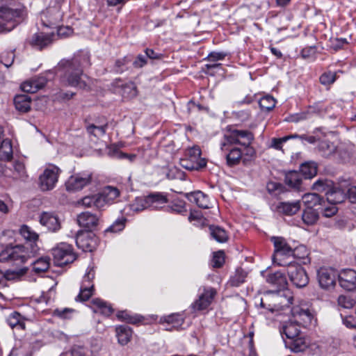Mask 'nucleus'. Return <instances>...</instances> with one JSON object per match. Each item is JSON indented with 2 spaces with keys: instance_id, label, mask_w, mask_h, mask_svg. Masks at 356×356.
I'll use <instances>...</instances> for the list:
<instances>
[{
  "instance_id": "1",
  "label": "nucleus",
  "mask_w": 356,
  "mask_h": 356,
  "mask_svg": "<svg viewBox=\"0 0 356 356\" xmlns=\"http://www.w3.org/2000/svg\"><path fill=\"white\" fill-rule=\"evenodd\" d=\"M254 140V135L248 130L231 129L224 135L220 149L226 153L227 163L229 165H234L239 163L242 152L238 147H231L232 145H241L248 147Z\"/></svg>"
},
{
  "instance_id": "2",
  "label": "nucleus",
  "mask_w": 356,
  "mask_h": 356,
  "mask_svg": "<svg viewBox=\"0 0 356 356\" xmlns=\"http://www.w3.org/2000/svg\"><path fill=\"white\" fill-rule=\"evenodd\" d=\"M88 56H76L70 60H62L60 65L64 68L63 81L68 86L76 87L80 89L86 88L88 84L86 79L88 76L83 73L81 65L84 62H88Z\"/></svg>"
},
{
  "instance_id": "3",
  "label": "nucleus",
  "mask_w": 356,
  "mask_h": 356,
  "mask_svg": "<svg viewBox=\"0 0 356 356\" xmlns=\"http://www.w3.org/2000/svg\"><path fill=\"white\" fill-rule=\"evenodd\" d=\"M293 297L291 293L289 291L278 292V293H270V295L266 296L265 302L264 299L261 300V306L264 308H266L272 313L284 311L288 309L290 305L293 303Z\"/></svg>"
},
{
  "instance_id": "4",
  "label": "nucleus",
  "mask_w": 356,
  "mask_h": 356,
  "mask_svg": "<svg viewBox=\"0 0 356 356\" xmlns=\"http://www.w3.org/2000/svg\"><path fill=\"white\" fill-rule=\"evenodd\" d=\"M271 241L274 245V253L272 257L274 264L286 266L290 261H293V248L282 237L273 236Z\"/></svg>"
},
{
  "instance_id": "5",
  "label": "nucleus",
  "mask_w": 356,
  "mask_h": 356,
  "mask_svg": "<svg viewBox=\"0 0 356 356\" xmlns=\"http://www.w3.org/2000/svg\"><path fill=\"white\" fill-rule=\"evenodd\" d=\"M24 6L16 1L11 0L8 5L0 7V32L3 30L5 23L18 22L24 15Z\"/></svg>"
},
{
  "instance_id": "6",
  "label": "nucleus",
  "mask_w": 356,
  "mask_h": 356,
  "mask_svg": "<svg viewBox=\"0 0 356 356\" xmlns=\"http://www.w3.org/2000/svg\"><path fill=\"white\" fill-rule=\"evenodd\" d=\"M30 257L29 248L24 245L8 246L0 252V262L25 263Z\"/></svg>"
},
{
  "instance_id": "7",
  "label": "nucleus",
  "mask_w": 356,
  "mask_h": 356,
  "mask_svg": "<svg viewBox=\"0 0 356 356\" xmlns=\"http://www.w3.org/2000/svg\"><path fill=\"white\" fill-rule=\"evenodd\" d=\"M200 155L201 150L198 147H190L186 150L185 157L180 159L179 163L188 170H199L207 165L206 160Z\"/></svg>"
},
{
  "instance_id": "8",
  "label": "nucleus",
  "mask_w": 356,
  "mask_h": 356,
  "mask_svg": "<svg viewBox=\"0 0 356 356\" xmlns=\"http://www.w3.org/2000/svg\"><path fill=\"white\" fill-rule=\"evenodd\" d=\"M60 172V168L57 166L48 165L39 177L38 185L41 191H48L54 189L58 182Z\"/></svg>"
},
{
  "instance_id": "9",
  "label": "nucleus",
  "mask_w": 356,
  "mask_h": 356,
  "mask_svg": "<svg viewBox=\"0 0 356 356\" xmlns=\"http://www.w3.org/2000/svg\"><path fill=\"white\" fill-rule=\"evenodd\" d=\"M52 255L56 266H63L73 262L76 256L70 245L61 243L52 249Z\"/></svg>"
},
{
  "instance_id": "10",
  "label": "nucleus",
  "mask_w": 356,
  "mask_h": 356,
  "mask_svg": "<svg viewBox=\"0 0 356 356\" xmlns=\"http://www.w3.org/2000/svg\"><path fill=\"white\" fill-rule=\"evenodd\" d=\"M286 271L291 282L297 287L302 288L309 283V277L300 264L293 261H290L286 266Z\"/></svg>"
},
{
  "instance_id": "11",
  "label": "nucleus",
  "mask_w": 356,
  "mask_h": 356,
  "mask_svg": "<svg viewBox=\"0 0 356 356\" xmlns=\"http://www.w3.org/2000/svg\"><path fill=\"white\" fill-rule=\"evenodd\" d=\"M92 173L83 172L70 176L65 182L66 190L76 192L88 186L92 181Z\"/></svg>"
},
{
  "instance_id": "12",
  "label": "nucleus",
  "mask_w": 356,
  "mask_h": 356,
  "mask_svg": "<svg viewBox=\"0 0 356 356\" xmlns=\"http://www.w3.org/2000/svg\"><path fill=\"white\" fill-rule=\"evenodd\" d=\"M62 6L59 3H56L54 6H49L42 13L41 20L44 26H53L57 25L62 21L63 12Z\"/></svg>"
},
{
  "instance_id": "13",
  "label": "nucleus",
  "mask_w": 356,
  "mask_h": 356,
  "mask_svg": "<svg viewBox=\"0 0 356 356\" xmlns=\"http://www.w3.org/2000/svg\"><path fill=\"white\" fill-rule=\"evenodd\" d=\"M108 128V122L106 119L95 120L93 122L88 123L86 130L90 141L97 143L98 141L106 134Z\"/></svg>"
},
{
  "instance_id": "14",
  "label": "nucleus",
  "mask_w": 356,
  "mask_h": 356,
  "mask_svg": "<svg viewBox=\"0 0 356 356\" xmlns=\"http://www.w3.org/2000/svg\"><path fill=\"white\" fill-rule=\"evenodd\" d=\"M291 312L294 321L303 327L312 325L316 322L314 311L307 307L295 306L292 307Z\"/></svg>"
},
{
  "instance_id": "15",
  "label": "nucleus",
  "mask_w": 356,
  "mask_h": 356,
  "mask_svg": "<svg viewBox=\"0 0 356 356\" xmlns=\"http://www.w3.org/2000/svg\"><path fill=\"white\" fill-rule=\"evenodd\" d=\"M94 277L95 271L93 268H88L81 284L80 292L75 298L76 301H86L92 296L94 290L92 282Z\"/></svg>"
},
{
  "instance_id": "16",
  "label": "nucleus",
  "mask_w": 356,
  "mask_h": 356,
  "mask_svg": "<svg viewBox=\"0 0 356 356\" xmlns=\"http://www.w3.org/2000/svg\"><path fill=\"white\" fill-rule=\"evenodd\" d=\"M339 274L332 268L322 267L317 272L318 281L320 286L326 290L332 289Z\"/></svg>"
},
{
  "instance_id": "17",
  "label": "nucleus",
  "mask_w": 356,
  "mask_h": 356,
  "mask_svg": "<svg viewBox=\"0 0 356 356\" xmlns=\"http://www.w3.org/2000/svg\"><path fill=\"white\" fill-rule=\"evenodd\" d=\"M76 244L84 252H92L97 245V238L90 232H79L76 236Z\"/></svg>"
},
{
  "instance_id": "18",
  "label": "nucleus",
  "mask_w": 356,
  "mask_h": 356,
  "mask_svg": "<svg viewBox=\"0 0 356 356\" xmlns=\"http://www.w3.org/2000/svg\"><path fill=\"white\" fill-rule=\"evenodd\" d=\"M97 195L99 198L97 201V209H102L106 205L115 203L117 198L119 197L120 192L117 188L108 186Z\"/></svg>"
},
{
  "instance_id": "19",
  "label": "nucleus",
  "mask_w": 356,
  "mask_h": 356,
  "mask_svg": "<svg viewBox=\"0 0 356 356\" xmlns=\"http://www.w3.org/2000/svg\"><path fill=\"white\" fill-rule=\"evenodd\" d=\"M216 294V291L213 288L204 287L198 299L193 303L192 308L197 311L207 309L211 305Z\"/></svg>"
},
{
  "instance_id": "20",
  "label": "nucleus",
  "mask_w": 356,
  "mask_h": 356,
  "mask_svg": "<svg viewBox=\"0 0 356 356\" xmlns=\"http://www.w3.org/2000/svg\"><path fill=\"white\" fill-rule=\"evenodd\" d=\"M340 286L348 291L356 289V271L348 268L342 270L338 275Z\"/></svg>"
},
{
  "instance_id": "21",
  "label": "nucleus",
  "mask_w": 356,
  "mask_h": 356,
  "mask_svg": "<svg viewBox=\"0 0 356 356\" xmlns=\"http://www.w3.org/2000/svg\"><path fill=\"white\" fill-rule=\"evenodd\" d=\"M77 221L81 227L88 229H95L99 222V217L90 212H83L77 217Z\"/></svg>"
},
{
  "instance_id": "22",
  "label": "nucleus",
  "mask_w": 356,
  "mask_h": 356,
  "mask_svg": "<svg viewBox=\"0 0 356 356\" xmlns=\"http://www.w3.org/2000/svg\"><path fill=\"white\" fill-rule=\"evenodd\" d=\"M54 35V33H37L33 35L31 44L33 47L42 49L51 43Z\"/></svg>"
},
{
  "instance_id": "23",
  "label": "nucleus",
  "mask_w": 356,
  "mask_h": 356,
  "mask_svg": "<svg viewBox=\"0 0 356 356\" xmlns=\"http://www.w3.org/2000/svg\"><path fill=\"white\" fill-rule=\"evenodd\" d=\"M40 222L51 231L55 232L60 229L58 218L51 213L43 212L40 216Z\"/></svg>"
},
{
  "instance_id": "24",
  "label": "nucleus",
  "mask_w": 356,
  "mask_h": 356,
  "mask_svg": "<svg viewBox=\"0 0 356 356\" xmlns=\"http://www.w3.org/2000/svg\"><path fill=\"white\" fill-rule=\"evenodd\" d=\"M300 324L296 323L292 318L287 322H285L282 327L281 332L284 334L289 340L300 335Z\"/></svg>"
},
{
  "instance_id": "25",
  "label": "nucleus",
  "mask_w": 356,
  "mask_h": 356,
  "mask_svg": "<svg viewBox=\"0 0 356 356\" xmlns=\"http://www.w3.org/2000/svg\"><path fill=\"white\" fill-rule=\"evenodd\" d=\"M46 84V79L39 77L24 82L21 85L22 90L28 93H35L40 89L42 88Z\"/></svg>"
},
{
  "instance_id": "26",
  "label": "nucleus",
  "mask_w": 356,
  "mask_h": 356,
  "mask_svg": "<svg viewBox=\"0 0 356 356\" xmlns=\"http://www.w3.org/2000/svg\"><path fill=\"white\" fill-rule=\"evenodd\" d=\"M149 208L158 209L163 208L168 202L167 196L162 193H154L147 195Z\"/></svg>"
},
{
  "instance_id": "27",
  "label": "nucleus",
  "mask_w": 356,
  "mask_h": 356,
  "mask_svg": "<svg viewBox=\"0 0 356 356\" xmlns=\"http://www.w3.org/2000/svg\"><path fill=\"white\" fill-rule=\"evenodd\" d=\"M288 346L293 352H303L308 348V341L300 334L298 337H294V339H290Z\"/></svg>"
},
{
  "instance_id": "28",
  "label": "nucleus",
  "mask_w": 356,
  "mask_h": 356,
  "mask_svg": "<svg viewBox=\"0 0 356 356\" xmlns=\"http://www.w3.org/2000/svg\"><path fill=\"white\" fill-rule=\"evenodd\" d=\"M191 202H195L200 208H209V200L207 195L201 191H195L188 195Z\"/></svg>"
},
{
  "instance_id": "29",
  "label": "nucleus",
  "mask_w": 356,
  "mask_h": 356,
  "mask_svg": "<svg viewBox=\"0 0 356 356\" xmlns=\"http://www.w3.org/2000/svg\"><path fill=\"white\" fill-rule=\"evenodd\" d=\"M267 282L280 289H284L287 285L286 279L283 273L280 271L270 273L267 276Z\"/></svg>"
},
{
  "instance_id": "30",
  "label": "nucleus",
  "mask_w": 356,
  "mask_h": 356,
  "mask_svg": "<svg viewBox=\"0 0 356 356\" xmlns=\"http://www.w3.org/2000/svg\"><path fill=\"white\" fill-rule=\"evenodd\" d=\"M14 104L20 112H27L31 108V97L28 95H18L14 98Z\"/></svg>"
},
{
  "instance_id": "31",
  "label": "nucleus",
  "mask_w": 356,
  "mask_h": 356,
  "mask_svg": "<svg viewBox=\"0 0 356 356\" xmlns=\"http://www.w3.org/2000/svg\"><path fill=\"white\" fill-rule=\"evenodd\" d=\"M91 304L95 313H100L105 316H109L112 313L111 307L99 298L93 299Z\"/></svg>"
},
{
  "instance_id": "32",
  "label": "nucleus",
  "mask_w": 356,
  "mask_h": 356,
  "mask_svg": "<svg viewBox=\"0 0 356 356\" xmlns=\"http://www.w3.org/2000/svg\"><path fill=\"white\" fill-rule=\"evenodd\" d=\"M116 335L119 343L124 346L130 341L132 336V332L129 327L120 325L116 327Z\"/></svg>"
},
{
  "instance_id": "33",
  "label": "nucleus",
  "mask_w": 356,
  "mask_h": 356,
  "mask_svg": "<svg viewBox=\"0 0 356 356\" xmlns=\"http://www.w3.org/2000/svg\"><path fill=\"white\" fill-rule=\"evenodd\" d=\"M327 203L334 204L341 203L345 198L343 192L339 188H332L326 192Z\"/></svg>"
},
{
  "instance_id": "34",
  "label": "nucleus",
  "mask_w": 356,
  "mask_h": 356,
  "mask_svg": "<svg viewBox=\"0 0 356 356\" xmlns=\"http://www.w3.org/2000/svg\"><path fill=\"white\" fill-rule=\"evenodd\" d=\"M302 175L297 171H291L285 175V183L295 188H299L302 182Z\"/></svg>"
},
{
  "instance_id": "35",
  "label": "nucleus",
  "mask_w": 356,
  "mask_h": 356,
  "mask_svg": "<svg viewBox=\"0 0 356 356\" xmlns=\"http://www.w3.org/2000/svg\"><path fill=\"white\" fill-rule=\"evenodd\" d=\"M300 208V202H281L277 206V209L280 212H282L286 215H293L297 213Z\"/></svg>"
},
{
  "instance_id": "36",
  "label": "nucleus",
  "mask_w": 356,
  "mask_h": 356,
  "mask_svg": "<svg viewBox=\"0 0 356 356\" xmlns=\"http://www.w3.org/2000/svg\"><path fill=\"white\" fill-rule=\"evenodd\" d=\"M318 149L323 156L330 157L336 152L337 147L329 140H325L320 142Z\"/></svg>"
},
{
  "instance_id": "37",
  "label": "nucleus",
  "mask_w": 356,
  "mask_h": 356,
  "mask_svg": "<svg viewBox=\"0 0 356 356\" xmlns=\"http://www.w3.org/2000/svg\"><path fill=\"white\" fill-rule=\"evenodd\" d=\"M7 323L11 327L25 329V318L17 312H14L8 316Z\"/></svg>"
},
{
  "instance_id": "38",
  "label": "nucleus",
  "mask_w": 356,
  "mask_h": 356,
  "mask_svg": "<svg viewBox=\"0 0 356 356\" xmlns=\"http://www.w3.org/2000/svg\"><path fill=\"white\" fill-rule=\"evenodd\" d=\"M27 267H22L14 270H7L4 273L6 281H17L24 277L28 272Z\"/></svg>"
},
{
  "instance_id": "39",
  "label": "nucleus",
  "mask_w": 356,
  "mask_h": 356,
  "mask_svg": "<svg viewBox=\"0 0 356 356\" xmlns=\"http://www.w3.org/2000/svg\"><path fill=\"white\" fill-rule=\"evenodd\" d=\"M13 156V147L11 142L8 139L1 141L0 145V159L1 160L9 161Z\"/></svg>"
},
{
  "instance_id": "40",
  "label": "nucleus",
  "mask_w": 356,
  "mask_h": 356,
  "mask_svg": "<svg viewBox=\"0 0 356 356\" xmlns=\"http://www.w3.org/2000/svg\"><path fill=\"white\" fill-rule=\"evenodd\" d=\"M302 201L307 209H313L314 207L317 205H322L323 200L316 193H307L302 196Z\"/></svg>"
},
{
  "instance_id": "41",
  "label": "nucleus",
  "mask_w": 356,
  "mask_h": 356,
  "mask_svg": "<svg viewBox=\"0 0 356 356\" xmlns=\"http://www.w3.org/2000/svg\"><path fill=\"white\" fill-rule=\"evenodd\" d=\"M33 270L35 273H41L46 272L50 265V259L49 257H41L33 262Z\"/></svg>"
},
{
  "instance_id": "42",
  "label": "nucleus",
  "mask_w": 356,
  "mask_h": 356,
  "mask_svg": "<svg viewBox=\"0 0 356 356\" xmlns=\"http://www.w3.org/2000/svg\"><path fill=\"white\" fill-rule=\"evenodd\" d=\"M211 236L219 243H224L227 241L228 236L225 230L218 226L209 227Z\"/></svg>"
},
{
  "instance_id": "43",
  "label": "nucleus",
  "mask_w": 356,
  "mask_h": 356,
  "mask_svg": "<svg viewBox=\"0 0 356 356\" xmlns=\"http://www.w3.org/2000/svg\"><path fill=\"white\" fill-rule=\"evenodd\" d=\"M304 223L307 225H312L316 222L318 219V213L314 209H306L302 216Z\"/></svg>"
},
{
  "instance_id": "44",
  "label": "nucleus",
  "mask_w": 356,
  "mask_h": 356,
  "mask_svg": "<svg viewBox=\"0 0 356 356\" xmlns=\"http://www.w3.org/2000/svg\"><path fill=\"white\" fill-rule=\"evenodd\" d=\"M302 175L306 179H311L317 174V165L314 162H307L301 165Z\"/></svg>"
},
{
  "instance_id": "45",
  "label": "nucleus",
  "mask_w": 356,
  "mask_h": 356,
  "mask_svg": "<svg viewBox=\"0 0 356 356\" xmlns=\"http://www.w3.org/2000/svg\"><path fill=\"white\" fill-rule=\"evenodd\" d=\"M130 208L133 211L136 212H139L149 208L147 196L136 198L135 200L130 204Z\"/></svg>"
},
{
  "instance_id": "46",
  "label": "nucleus",
  "mask_w": 356,
  "mask_h": 356,
  "mask_svg": "<svg viewBox=\"0 0 356 356\" xmlns=\"http://www.w3.org/2000/svg\"><path fill=\"white\" fill-rule=\"evenodd\" d=\"M99 200L98 195H88L79 200L76 202L77 206H81L83 207H91L92 206L97 208V201Z\"/></svg>"
},
{
  "instance_id": "47",
  "label": "nucleus",
  "mask_w": 356,
  "mask_h": 356,
  "mask_svg": "<svg viewBox=\"0 0 356 356\" xmlns=\"http://www.w3.org/2000/svg\"><path fill=\"white\" fill-rule=\"evenodd\" d=\"M19 232L22 237L26 241L35 242L38 239V234L27 225H22L19 229Z\"/></svg>"
},
{
  "instance_id": "48",
  "label": "nucleus",
  "mask_w": 356,
  "mask_h": 356,
  "mask_svg": "<svg viewBox=\"0 0 356 356\" xmlns=\"http://www.w3.org/2000/svg\"><path fill=\"white\" fill-rule=\"evenodd\" d=\"M13 176L15 179L24 180L27 175L24 163L15 161L13 165Z\"/></svg>"
},
{
  "instance_id": "49",
  "label": "nucleus",
  "mask_w": 356,
  "mask_h": 356,
  "mask_svg": "<svg viewBox=\"0 0 356 356\" xmlns=\"http://www.w3.org/2000/svg\"><path fill=\"white\" fill-rule=\"evenodd\" d=\"M259 106L264 111H269L275 106L276 100L270 95H266L260 99Z\"/></svg>"
},
{
  "instance_id": "50",
  "label": "nucleus",
  "mask_w": 356,
  "mask_h": 356,
  "mask_svg": "<svg viewBox=\"0 0 356 356\" xmlns=\"http://www.w3.org/2000/svg\"><path fill=\"white\" fill-rule=\"evenodd\" d=\"M338 305L344 309H350L355 305V300L348 295H341L337 299Z\"/></svg>"
},
{
  "instance_id": "51",
  "label": "nucleus",
  "mask_w": 356,
  "mask_h": 356,
  "mask_svg": "<svg viewBox=\"0 0 356 356\" xmlns=\"http://www.w3.org/2000/svg\"><path fill=\"white\" fill-rule=\"evenodd\" d=\"M308 255V250L305 245H299L293 249V259L296 258L302 260L303 263H305V260L307 259Z\"/></svg>"
},
{
  "instance_id": "52",
  "label": "nucleus",
  "mask_w": 356,
  "mask_h": 356,
  "mask_svg": "<svg viewBox=\"0 0 356 356\" xmlns=\"http://www.w3.org/2000/svg\"><path fill=\"white\" fill-rule=\"evenodd\" d=\"M322 204H323V207L321 209V212L323 216L330 218L337 213L338 209L335 205L330 203L328 205H325L324 200L322 201Z\"/></svg>"
},
{
  "instance_id": "53",
  "label": "nucleus",
  "mask_w": 356,
  "mask_h": 356,
  "mask_svg": "<svg viewBox=\"0 0 356 356\" xmlns=\"http://www.w3.org/2000/svg\"><path fill=\"white\" fill-rule=\"evenodd\" d=\"M125 221L124 218L117 219L106 231L113 233L119 232L124 228Z\"/></svg>"
},
{
  "instance_id": "54",
  "label": "nucleus",
  "mask_w": 356,
  "mask_h": 356,
  "mask_svg": "<svg viewBox=\"0 0 356 356\" xmlns=\"http://www.w3.org/2000/svg\"><path fill=\"white\" fill-rule=\"evenodd\" d=\"M169 209L171 211L177 213H182L186 211L185 202L181 200L173 202L169 207Z\"/></svg>"
},
{
  "instance_id": "55",
  "label": "nucleus",
  "mask_w": 356,
  "mask_h": 356,
  "mask_svg": "<svg viewBox=\"0 0 356 356\" xmlns=\"http://www.w3.org/2000/svg\"><path fill=\"white\" fill-rule=\"evenodd\" d=\"M166 323L172 324L174 327H179L183 323V318L179 314H171L165 319Z\"/></svg>"
},
{
  "instance_id": "56",
  "label": "nucleus",
  "mask_w": 356,
  "mask_h": 356,
  "mask_svg": "<svg viewBox=\"0 0 356 356\" xmlns=\"http://www.w3.org/2000/svg\"><path fill=\"white\" fill-rule=\"evenodd\" d=\"M336 80V74L329 72L323 74L320 77V82L323 85H330Z\"/></svg>"
},
{
  "instance_id": "57",
  "label": "nucleus",
  "mask_w": 356,
  "mask_h": 356,
  "mask_svg": "<svg viewBox=\"0 0 356 356\" xmlns=\"http://www.w3.org/2000/svg\"><path fill=\"white\" fill-rule=\"evenodd\" d=\"M166 176L169 179H184V173L177 168L173 167L169 169L168 172L166 174Z\"/></svg>"
},
{
  "instance_id": "58",
  "label": "nucleus",
  "mask_w": 356,
  "mask_h": 356,
  "mask_svg": "<svg viewBox=\"0 0 356 356\" xmlns=\"http://www.w3.org/2000/svg\"><path fill=\"white\" fill-rule=\"evenodd\" d=\"M225 262L224 253L222 251L215 252L212 259V266L214 268H220Z\"/></svg>"
},
{
  "instance_id": "59",
  "label": "nucleus",
  "mask_w": 356,
  "mask_h": 356,
  "mask_svg": "<svg viewBox=\"0 0 356 356\" xmlns=\"http://www.w3.org/2000/svg\"><path fill=\"white\" fill-rule=\"evenodd\" d=\"M15 55L13 51L3 52L1 56V62L6 67H9L14 61Z\"/></svg>"
},
{
  "instance_id": "60",
  "label": "nucleus",
  "mask_w": 356,
  "mask_h": 356,
  "mask_svg": "<svg viewBox=\"0 0 356 356\" xmlns=\"http://www.w3.org/2000/svg\"><path fill=\"white\" fill-rule=\"evenodd\" d=\"M74 312V309L69 308L56 309L54 311V314L62 318H68Z\"/></svg>"
},
{
  "instance_id": "61",
  "label": "nucleus",
  "mask_w": 356,
  "mask_h": 356,
  "mask_svg": "<svg viewBox=\"0 0 356 356\" xmlns=\"http://www.w3.org/2000/svg\"><path fill=\"white\" fill-rule=\"evenodd\" d=\"M118 318L122 319L130 323H136L138 321V318L135 316H130L127 312H120L117 315Z\"/></svg>"
},
{
  "instance_id": "62",
  "label": "nucleus",
  "mask_w": 356,
  "mask_h": 356,
  "mask_svg": "<svg viewBox=\"0 0 356 356\" xmlns=\"http://www.w3.org/2000/svg\"><path fill=\"white\" fill-rule=\"evenodd\" d=\"M226 54L222 52H211L206 58L209 62H217L223 60Z\"/></svg>"
},
{
  "instance_id": "63",
  "label": "nucleus",
  "mask_w": 356,
  "mask_h": 356,
  "mask_svg": "<svg viewBox=\"0 0 356 356\" xmlns=\"http://www.w3.org/2000/svg\"><path fill=\"white\" fill-rule=\"evenodd\" d=\"M286 141L287 138L284 137L279 138H273L271 140L270 147L275 149L280 150L282 149V144Z\"/></svg>"
},
{
  "instance_id": "64",
  "label": "nucleus",
  "mask_w": 356,
  "mask_h": 356,
  "mask_svg": "<svg viewBox=\"0 0 356 356\" xmlns=\"http://www.w3.org/2000/svg\"><path fill=\"white\" fill-rule=\"evenodd\" d=\"M60 356H84L82 351L79 348H72L70 351L62 354Z\"/></svg>"
}]
</instances>
